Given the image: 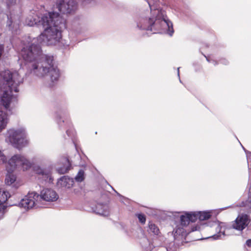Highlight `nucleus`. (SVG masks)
<instances>
[{
	"instance_id": "f8f14e48",
	"label": "nucleus",
	"mask_w": 251,
	"mask_h": 251,
	"mask_svg": "<svg viewBox=\"0 0 251 251\" xmlns=\"http://www.w3.org/2000/svg\"><path fill=\"white\" fill-rule=\"evenodd\" d=\"M74 183V180L67 176L61 177L57 181V185L61 187L70 188Z\"/></svg>"
},
{
	"instance_id": "aec40b11",
	"label": "nucleus",
	"mask_w": 251,
	"mask_h": 251,
	"mask_svg": "<svg viewBox=\"0 0 251 251\" xmlns=\"http://www.w3.org/2000/svg\"><path fill=\"white\" fill-rule=\"evenodd\" d=\"M187 216L190 219V221L191 222H195L198 218V212L186 213Z\"/></svg>"
},
{
	"instance_id": "412c9836",
	"label": "nucleus",
	"mask_w": 251,
	"mask_h": 251,
	"mask_svg": "<svg viewBox=\"0 0 251 251\" xmlns=\"http://www.w3.org/2000/svg\"><path fill=\"white\" fill-rule=\"evenodd\" d=\"M180 221L181 224L182 226H187L189 224L190 219L189 217L187 216L186 213L184 215H181L180 217Z\"/></svg>"
},
{
	"instance_id": "7ed1b4c3",
	"label": "nucleus",
	"mask_w": 251,
	"mask_h": 251,
	"mask_svg": "<svg viewBox=\"0 0 251 251\" xmlns=\"http://www.w3.org/2000/svg\"><path fill=\"white\" fill-rule=\"evenodd\" d=\"M3 85L0 87V105L11 110V104L17 100L18 86L23 82V78L17 72L6 71L2 74ZM8 122L7 114L0 110V132L6 127Z\"/></svg>"
},
{
	"instance_id": "39448f33",
	"label": "nucleus",
	"mask_w": 251,
	"mask_h": 251,
	"mask_svg": "<svg viewBox=\"0 0 251 251\" xmlns=\"http://www.w3.org/2000/svg\"><path fill=\"white\" fill-rule=\"evenodd\" d=\"M250 222V219L247 214L239 215L231 225L225 223L213 222L212 226L215 228L217 234H214L211 237L214 239H222L223 237L229 235L228 231L235 229L242 231Z\"/></svg>"
},
{
	"instance_id": "4468645a",
	"label": "nucleus",
	"mask_w": 251,
	"mask_h": 251,
	"mask_svg": "<svg viewBox=\"0 0 251 251\" xmlns=\"http://www.w3.org/2000/svg\"><path fill=\"white\" fill-rule=\"evenodd\" d=\"M36 173L39 175H41L43 176V178H44L45 181L49 182L51 181L52 178L50 170L39 168L36 170Z\"/></svg>"
},
{
	"instance_id": "bb28decb",
	"label": "nucleus",
	"mask_w": 251,
	"mask_h": 251,
	"mask_svg": "<svg viewBox=\"0 0 251 251\" xmlns=\"http://www.w3.org/2000/svg\"><path fill=\"white\" fill-rule=\"evenodd\" d=\"M198 228H199V227H197V226L193 227L192 228V230L193 231H196V230H198Z\"/></svg>"
},
{
	"instance_id": "f03ea898",
	"label": "nucleus",
	"mask_w": 251,
	"mask_h": 251,
	"mask_svg": "<svg viewBox=\"0 0 251 251\" xmlns=\"http://www.w3.org/2000/svg\"><path fill=\"white\" fill-rule=\"evenodd\" d=\"M26 24L30 26L42 25L44 31L37 39L40 44L48 45H55L59 43L62 38V30L66 27V19L54 12L44 14L41 19L28 18Z\"/></svg>"
},
{
	"instance_id": "2eb2a0df",
	"label": "nucleus",
	"mask_w": 251,
	"mask_h": 251,
	"mask_svg": "<svg viewBox=\"0 0 251 251\" xmlns=\"http://www.w3.org/2000/svg\"><path fill=\"white\" fill-rule=\"evenodd\" d=\"M9 193L8 192L0 189V205H2L5 203L7 200L8 198H9Z\"/></svg>"
},
{
	"instance_id": "c756f323",
	"label": "nucleus",
	"mask_w": 251,
	"mask_h": 251,
	"mask_svg": "<svg viewBox=\"0 0 251 251\" xmlns=\"http://www.w3.org/2000/svg\"><path fill=\"white\" fill-rule=\"evenodd\" d=\"M66 133L68 134V136H71V134H70V132H69V131L68 130H67L66 131Z\"/></svg>"
},
{
	"instance_id": "6ab92c4d",
	"label": "nucleus",
	"mask_w": 251,
	"mask_h": 251,
	"mask_svg": "<svg viewBox=\"0 0 251 251\" xmlns=\"http://www.w3.org/2000/svg\"><path fill=\"white\" fill-rule=\"evenodd\" d=\"M76 181L80 182L84 179V172L82 170H80L77 175L75 177Z\"/></svg>"
},
{
	"instance_id": "393cba45",
	"label": "nucleus",
	"mask_w": 251,
	"mask_h": 251,
	"mask_svg": "<svg viewBox=\"0 0 251 251\" xmlns=\"http://www.w3.org/2000/svg\"><path fill=\"white\" fill-rule=\"evenodd\" d=\"M246 244L248 247H251V239H249L246 241Z\"/></svg>"
},
{
	"instance_id": "7c9ffc66",
	"label": "nucleus",
	"mask_w": 251,
	"mask_h": 251,
	"mask_svg": "<svg viewBox=\"0 0 251 251\" xmlns=\"http://www.w3.org/2000/svg\"><path fill=\"white\" fill-rule=\"evenodd\" d=\"M206 58L207 60L209 62V59L207 57H206Z\"/></svg>"
},
{
	"instance_id": "9b49d317",
	"label": "nucleus",
	"mask_w": 251,
	"mask_h": 251,
	"mask_svg": "<svg viewBox=\"0 0 251 251\" xmlns=\"http://www.w3.org/2000/svg\"><path fill=\"white\" fill-rule=\"evenodd\" d=\"M93 211L94 212L103 216L109 215L108 207L106 204L98 203L96 205L95 208L93 209Z\"/></svg>"
},
{
	"instance_id": "a878e982",
	"label": "nucleus",
	"mask_w": 251,
	"mask_h": 251,
	"mask_svg": "<svg viewBox=\"0 0 251 251\" xmlns=\"http://www.w3.org/2000/svg\"><path fill=\"white\" fill-rule=\"evenodd\" d=\"M3 46L1 45H0V52L2 54V52L3 51Z\"/></svg>"
},
{
	"instance_id": "a211bd4d",
	"label": "nucleus",
	"mask_w": 251,
	"mask_h": 251,
	"mask_svg": "<svg viewBox=\"0 0 251 251\" xmlns=\"http://www.w3.org/2000/svg\"><path fill=\"white\" fill-rule=\"evenodd\" d=\"M149 231L153 233L155 235H157L159 232V229L158 227L152 223L149 224Z\"/></svg>"
},
{
	"instance_id": "ddd939ff",
	"label": "nucleus",
	"mask_w": 251,
	"mask_h": 251,
	"mask_svg": "<svg viewBox=\"0 0 251 251\" xmlns=\"http://www.w3.org/2000/svg\"><path fill=\"white\" fill-rule=\"evenodd\" d=\"M63 166L57 168V172L60 174H64L70 170L71 164L68 159L65 158L63 160Z\"/></svg>"
},
{
	"instance_id": "b1692460",
	"label": "nucleus",
	"mask_w": 251,
	"mask_h": 251,
	"mask_svg": "<svg viewBox=\"0 0 251 251\" xmlns=\"http://www.w3.org/2000/svg\"><path fill=\"white\" fill-rule=\"evenodd\" d=\"M5 207L2 205H0V219L3 218L4 213Z\"/></svg>"
},
{
	"instance_id": "5701e85b",
	"label": "nucleus",
	"mask_w": 251,
	"mask_h": 251,
	"mask_svg": "<svg viewBox=\"0 0 251 251\" xmlns=\"http://www.w3.org/2000/svg\"><path fill=\"white\" fill-rule=\"evenodd\" d=\"M138 218L139 221L142 223L145 224L146 222V217L144 215L142 214H139L138 215Z\"/></svg>"
},
{
	"instance_id": "f3484780",
	"label": "nucleus",
	"mask_w": 251,
	"mask_h": 251,
	"mask_svg": "<svg viewBox=\"0 0 251 251\" xmlns=\"http://www.w3.org/2000/svg\"><path fill=\"white\" fill-rule=\"evenodd\" d=\"M198 218L200 221L206 220L211 217L210 212H198Z\"/></svg>"
},
{
	"instance_id": "9d476101",
	"label": "nucleus",
	"mask_w": 251,
	"mask_h": 251,
	"mask_svg": "<svg viewBox=\"0 0 251 251\" xmlns=\"http://www.w3.org/2000/svg\"><path fill=\"white\" fill-rule=\"evenodd\" d=\"M40 202L41 200L47 201H54L58 199V196L55 191L51 189H45L39 195Z\"/></svg>"
},
{
	"instance_id": "6e6552de",
	"label": "nucleus",
	"mask_w": 251,
	"mask_h": 251,
	"mask_svg": "<svg viewBox=\"0 0 251 251\" xmlns=\"http://www.w3.org/2000/svg\"><path fill=\"white\" fill-rule=\"evenodd\" d=\"M39 199V195L37 193L35 192L28 193L21 200L19 205L25 209H29L33 207H40L42 206Z\"/></svg>"
},
{
	"instance_id": "20e7f679",
	"label": "nucleus",
	"mask_w": 251,
	"mask_h": 251,
	"mask_svg": "<svg viewBox=\"0 0 251 251\" xmlns=\"http://www.w3.org/2000/svg\"><path fill=\"white\" fill-rule=\"evenodd\" d=\"M147 1L155 17L149 19L141 18L137 24L138 27L143 30L151 31L152 30L153 26H156L158 28L168 29L169 31H170L171 28V33L169 34L172 36L174 32L173 24L163 16L162 11L158 7L157 0H147Z\"/></svg>"
},
{
	"instance_id": "4be33fe9",
	"label": "nucleus",
	"mask_w": 251,
	"mask_h": 251,
	"mask_svg": "<svg viewBox=\"0 0 251 251\" xmlns=\"http://www.w3.org/2000/svg\"><path fill=\"white\" fill-rule=\"evenodd\" d=\"M6 162V156L3 154V153L0 150V163H5Z\"/></svg>"
},
{
	"instance_id": "c85d7f7f",
	"label": "nucleus",
	"mask_w": 251,
	"mask_h": 251,
	"mask_svg": "<svg viewBox=\"0 0 251 251\" xmlns=\"http://www.w3.org/2000/svg\"><path fill=\"white\" fill-rule=\"evenodd\" d=\"M179 69H180V67H178L177 68V75H178V77H179Z\"/></svg>"
},
{
	"instance_id": "dca6fc26",
	"label": "nucleus",
	"mask_w": 251,
	"mask_h": 251,
	"mask_svg": "<svg viewBox=\"0 0 251 251\" xmlns=\"http://www.w3.org/2000/svg\"><path fill=\"white\" fill-rule=\"evenodd\" d=\"M239 206L245 207L247 211L251 209V193H249L248 199L245 201H243Z\"/></svg>"
},
{
	"instance_id": "423d86ee",
	"label": "nucleus",
	"mask_w": 251,
	"mask_h": 251,
	"mask_svg": "<svg viewBox=\"0 0 251 251\" xmlns=\"http://www.w3.org/2000/svg\"><path fill=\"white\" fill-rule=\"evenodd\" d=\"M32 166V163L24 156L16 154L13 156L9 160L6 165L7 172L10 173L17 168L23 171L27 170ZM16 176L12 174H9L6 176L5 181L8 185H11L16 181Z\"/></svg>"
},
{
	"instance_id": "f257e3e1",
	"label": "nucleus",
	"mask_w": 251,
	"mask_h": 251,
	"mask_svg": "<svg viewBox=\"0 0 251 251\" xmlns=\"http://www.w3.org/2000/svg\"><path fill=\"white\" fill-rule=\"evenodd\" d=\"M24 47L21 55L23 59L30 64L31 72L39 77L49 75L51 81H57L60 76L58 68L53 64V57L42 53L40 43L37 38L28 36L23 41Z\"/></svg>"
},
{
	"instance_id": "cd10ccee",
	"label": "nucleus",
	"mask_w": 251,
	"mask_h": 251,
	"mask_svg": "<svg viewBox=\"0 0 251 251\" xmlns=\"http://www.w3.org/2000/svg\"><path fill=\"white\" fill-rule=\"evenodd\" d=\"M227 63V61L226 60H225V59L222 61V63H224L225 64H226Z\"/></svg>"
},
{
	"instance_id": "1a4fd4ad",
	"label": "nucleus",
	"mask_w": 251,
	"mask_h": 251,
	"mask_svg": "<svg viewBox=\"0 0 251 251\" xmlns=\"http://www.w3.org/2000/svg\"><path fill=\"white\" fill-rule=\"evenodd\" d=\"M57 8L63 14H71L76 10L77 4L74 0H63L57 5Z\"/></svg>"
},
{
	"instance_id": "0eeeda50",
	"label": "nucleus",
	"mask_w": 251,
	"mask_h": 251,
	"mask_svg": "<svg viewBox=\"0 0 251 251\" xmlns=\"http://www.w3.org/2000/svg\"><path fill=\"white\" fill-rule=\"evenodd\" d=\"M8 139L15 148H20L27 143L26 134L24 127L11 128L7 130Z\"/></svg>"
}]
</instances>
